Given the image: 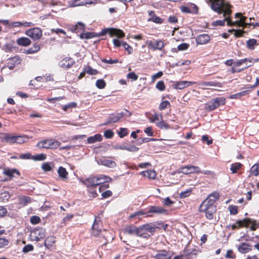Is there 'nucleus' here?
<instances>
[{
    "mask_svg": "<svg viewBox=\"0 0 259 259\" xmlns=\"http://www.w3.org/2000/svg\"><path fill=\"white\" fill-rule=\"evenodd\" d=\"M162 119V116L161 114H154L153 116V120H152V122L161 120Z\"/></svg>",
    "mask_w": 259,
    "mask_h": 259,
    "instance_id": "63",
    "label": "nucleus"
},
{
    "mask_svg": "<svg viewBox=\"0 0 259 259\" xmlns=\"http://www.w3.org/2000/svg\"><path fill=\"white\" fill-rule=\"evenodd\" d=\"M168 106H170L169 102L167 101H164L159 105V109L162 110L167 108Z\"/></svg>",
    "mask_w": 259,
    "mask_h": 259,
    "instance_id": "53",
    "label": "nucleus"
},
{
    "mask_svg": "<svg viewBox=\"0 0 259 259\" xmlns=\"http://www.w3.org/2000/svg\"><path fill=\"white\" fill-rule=\"evenodd\" d=\"M104 135L105 138L111 139L113 136L114 133L111 130H108L104 132Z\"/></svg>",
    "mask_w": 259,
    "mask_h": 259,
    "instance_id": "56",
    "label": "nucleus"
},
{
    "mask_svg": "<svg viewBox=\"0 0 259 259\" xmlns=\"http://www.w3.org/2000/svg\"><path fill=\"white\" fill-rule=\"evenodd\" d=\"M97 162L99 164L109 168H114L116 166V164L114 161L107 159L105 158L100 159L97 161Z\"/></svg>",
    "mask_w": 259,
    "mask_h": 259,
    "instance_id": "20",
    "label": "nucleus"
},
{
    "mask_svg": "<svg viewBox=\"0 0 259 259\" xmlns=\"http://www.w3.org/2000/svg\"><path fill=\"white\" fill-rule=\"evenodd\" d=\"M86 73L90 75H95L98 73L97 70L92 68L90 66H88L84 68Z\"/></svg>",
    "mask_w": 259,
    "mask_h": 259,
    "instance_id": "46",
    "label": "nucleus"
},
{
    "mask_svg": "<svg viewBox=\"0 0 259 259\" xmlns=\"http://www.w3.org/2000/svg\"><path fill=\"white\" fill-rule=\"evenodd\" d=\"M155 229V226L151 223L143 225L138 227L139 236L147 238L149 236V235L148 234V232L153 234Z\"/></svg>",
    "mask_w": 259,
    "mask_h": 259,
    "instance_id": "5",
    "label": "nucleus"
},
{
    "mask_svg": "<svg viewBox=\"0 0 259 259\" xmlns=\"http://www.w3.org/2000/svg\"><path fill=\"white\" fill-rule=\"evenodd\" d=\"M230 212L231 214H236L238 213V208L236 206L230 205L228 207Z\"/></svg>",
    "mask_w": 259,
    "mask_h": 259,
    "instance_id": "51",
    "label": "nucleus"
},
{
    "mask_svg": "<svg viewBox=\"0 0 259 259\" xmlns=\"http://www.w3.org/2000/svg\"><path fill=\"white\" fill-rule=\"evenodd\" d=\"M126 150L130 152H136L139 150V148L136 147L134 145H128L126 146Z\"/></svg>",
    "mask_w": 259,
    "mask_h": 259,
    "instance_id": "57",
    "label": "nucleus"
},
{
    "mask_svg": "<svg viewBox=\"0 0 259 259\" xmlns=\"http://www.w3.org/2000/svg\"><path fill=\"white\" fill-rule=\"evenodd\" d=\"M7 213V209L3 206H0V217H3L5 216Z\"/></svg>",
    "mask_w": 259,
    "mask_h": 259,
    "instance_id": "60",
    "label": "nucleus"
},
{
    "mask_svg": "<svg viewBox=\"0 0 259 259\" xmlns=\"http://www.w3.org/2000/svg\"><path fill=\"white\" fill-rule=\"evenodd\" d=\"M41 168L45 171H49L52 169V167L48 163H44L42 165Z\"/></svg>",
    "mask_w": 259,
    "mask_h": 259,
    "instance_id": "59",
    "label": "nucleus"
},
{
    "mask_svg": "<svg viewBox=\"0 0 259 259\" xmlns=\"http://www.w3.org/2000/svg\"><path fill=\"white\" fill-rule=\"evenodd\" d=\"M210 40V36L207 34H202L198 35L196 37V41L197 44L204 45Z\"/></svg>",
    "mask_w": 259,
    "mask_h": 259,
    "instance_id": "21",
    "label": "nucleus"
},
{
    "mask_svg": "<svg viewBox=\"0 0 259 259\" xmlns=\"http://www.w3.org/2000/svg\"><path fill=\"white\" fill-rule=\"evenodd\" d=\"M131 115V113L128 110L123 109L119 113L114 114H111L109 116L107 121L104 123V125H107L111 123H115L118 122L121 118L123 117H129Z\"/></svg>",
    "mask_w": 259,
    "mask_h": 259,
    "instance_id": "4",
    "label": "nucleus"
},
{
    "mask_svg": "<svg viewBox=\"0 0 259 259\" xmlns=\"http://www.w3.org/2000/svg\"><path fill=\"white\" fill-rule=\"evenodd\" d=\"M189 45L187 43H182L178 46V49L179 51H185L188 49Z\"/></svg>",
    "mask_w": 259,
    "mask_h": 259,
    "instance_id": "55",
    "label": "nucleus"
},
{
    "mask_svg": "<svg viewBox=\"0 0 259 259\" xmlns=\"http://www.w3.org/2000/svg\"><path fill=\"white\" fill-rule=\"evenodd\" d=\"M59 178L63 181L68 179V172L66 169L60 166L57 170Z\"/></svg>",
    "mask_w": 259,
    "mask_h": 259,
    "instance_id": "28",
    "label": "nucleus"
},
{
    "mask_svg": "<svg viewBox=\"0 0 259 259\" xmlns=\"http://www.w3.org/2000/svg\"><path fill=\"white\" fill-rule=\"evenodd\" d=\"M200 210L201 211L205 212V216L207 219L211 220L213 219V213L216 211V207L215 206H205L204 207H201V205L200 206Z\"/></svg>",
    "mask_w": 259,
    "mask_h": 259,
    "instance_id": "17",
    "label": "nucleus"
},
{
    "mask_svg": "<svg viewBox=\"0 0 259 259\" xmlns=\"http://www.w3.org/2000/svg\"><path fill=\"white\" fill-rule=\"evenodd\" d=\"M155 259H171V256L166 250H162L155 256Z\"/></svg>",
    "mask_w": 259,
    "mask_h": 259,
    "instance_id": "35",
    "label": "nucleus"
},
{
    "mask_svg": "<svg viewBox=\"0 0 259 259\" xmlns=\"http://www.w3.org/2000/svg\"><path fill=\"white\" fill-rule=\"evenodd\" d=\"M200 172V168L198 166L191 165L183 166L178 171V173H182L184 175L199 174Z\"/></svg>",
    "mask_w": 259,
    "mask_h": 259,
    "instance_id": "9",
    "label": "nucleus"
},
{
    "mask_svg": "<svg viewBox=\"0 0 259 259\" xmlns=\"http://www.w3.org/2000/svg\"><path fill=\"white\" fill-rule=\"evenodd\" d=\"M102 136L100 134H96L94 136H91L87 139V142L89 144L95 143L96 142H100L102 140Z\"/></svg>",
    "mask_w": 259,
    "mask_h": 259,
    "instance_id": "32",
    "label": "nucleus"
},
{
    "mask_svg": "<svg viewBox=\"0 0 259 259\" xmlns=\"http://www.w3.org/2000/svg\"><path fill=\"white\" fill-rule=\"evenodd\" d=\"M162 72L159 71L157 73L152 76V79L153 80V81H154L156 79L160 78L162 76Z\"/></svg>",
    "mask_w": 259,
    "mask_h": 259,
    "instance_id": "61",
    "label": "nucleus"
},
{
    "mask_svg": "<svg viewBox=\"0 0 259 259\" xmlns=\"http://www.w3.org/2000/svg\"><path fill=\"white\" fill-rule=\"evenodd\" d=\"M61 145L60 142L53 139H47L38 142L37 146L39 148L56 149Z\"/></svg>",
    "mask_w": 259,
    "mask_h": 259,
    "instance_id": "7",
    "label": "nucleus"
},
{
    "mask_svg": "<svg viewBox=\"0 0 259 259\" xmlns=\"http://www.w3.org/2000/svg\"><path fill=\"white\" fill-rule=\"evenodd\" d=\"M195 82H192L189 81H181L177 82L173 84V87L176 89L182 90L186 87H189L193 84H194Z\"/></svg>",
    "mask_w": 259,
    "mask_h": 259,
    "instance_id": "23",
    "label": "nucleus"
},
{
    "mask_svg": "<svg viewBox=\"0 0 259 259\" xmlns=\"http://www.w3.org/2000/svg\"><path fill=\"white\" fill-rule=\"evenodd\" d=\"M45 229L42 228L34 230L30 235L31 240L36 241L45 238Z\"/></svg>",
    "mask_w": 259,
    "mask_h": 259,
    "instance_id": "12",
    "label": "nucleus"
},
{
    "mask_svg": "<svg viewBox=\"0 0 259 259\" xmlns=\"http://www.w3.org/2000/svg\"><path fill=\"white\" fill-rule=\"evenodd\" d=\"M250 174L254 176L259 175V164H254L250 169Z\"/></svg>",
    "mask_w": 259,
    "mask_h": 259,
    "instance_id": "37",
    "label": "nucleus"
},
{
    "mask_svg": "<svg viewBox=\"0 0 259 259\" xmlns=\"http://www.w3.org/2000/svg\"><path fill=\"white\" fill-rule=\"evenodd\" d=\"M33 250V246L32 245L28 244L25 245L22 249V251L24 253H27L29 251H32Z\"/></svg>",
    "mask_w": 259,
    "mask_h": 259,
    "instance_id": "54",
    "label": "nucleus"
},
{
    "mask_svg": "<svg viewBox=\"0 0 259 259\" xmlns=\"http://www.w3.org/2000/svg\"><path fill=\"white\" fill-rule=\"evenodd\" d=\"M96 87L100 89H104L106 86V83L103 79H98L96 82Z\"/></svg>",
    "mask_w": 259,
    "mask_h": 259,
    "instance_id": "45",
    "label": "nucleus"
},
{
    "mask_svg": "<svg viewBox=\"0 0 259 259\" xmlns=\"http://www.w3.org/2000/svg\"><path fill=\"white\" fill-rule=\"evenodd\" d=\"M235 17L237 18H239L240 19L235 22H232V26L236 25L239 27L242 26L243 27H246L249 24V23L245 22L247 17L242 16L241 13H236L235 14Z\"/></svg>",
    "mask_w": 259,
    "mask_h": 259,
    "instance_id": "16",
    "label": "nucleus"
},
{
    "mask_svg": "<svg viewBox=\"0 0 259 259\" xmlns=\"http://www.w3.org/2000/svg\"><path fill=\"white\" fill-rule=\"evenodd\" d=\"M252 250V246L247 243H242L238 246V250L241 253H246Z\"/></svg>",
    "mask_w": 259,
    "mask_h": 259,
    "instance_id": "26",
    "label": "nucleus"
},
{
    "mask_svg": "<svg viewBox=\"0 0 259 259\" xmlns=\"http://www.w3.org/2000/svg\"><path fill=\"white\" fill-rule=\"evenodd\" d=\"M147 45L148 48L153 50H161L164 47V44L161 40L147 41Z\"/></svg>",
    "mask_w": 259,
    "mask_h": 259,
    "instance_id": "18",
    "label": "nucleus"
},
{
    "mask_svg": "<svg viewBox=\"0 0 259 259\" xmlns=\"http://www.w3.org/2000/svg\"><path fill=\"white\" fill-rule=\"evenodd\" d=\"M242 166V164L240 163H233L231 165L230 170L233 174H235Z\"/></svg>",
    "mask_w": 259,
    "mask_h": 259,
    "instance_id": "40",
    "label": "nucleus"
},
{
    "mask_svg": "<svg viewBox=\"0 0 259 259\" xmlns=\"http://www.w3.org/2000/svg\"><path fill=\"white\" fill-rule=\"evenodd\" d=\"M211 8L218 14H223L224 20H217L212 22L213 25L224 26L225 22L228 26H232L230 16L232 13L231 6L224 0H209Z\"/></svg>",
    "mask_w": 259,
    "mask_h": 259,
    "instance_id": "1",
    "label": "nucleus"
},
{
    "mask_svg": "<svg viewBox=\"0 0 259 259\" xmlns=\"http://www.w3.org/2000/svg\"><path fill=\"white\" fill-rule=\"evenodd\" d=\"M93 4H94V2L92 0H74L72 2V6L76 7L87 4L91 5Z\"/></svg>",
    "mask_w": 259,
    "mask_h": 259,
    "instance_id": "30",
    "label": "nucleus"
},
{
    "mask_svg": "<svg viewBox=\"0 0 259 259\" xmlns=\"http://www.w3.org/2000/svg\"><path fill=\"white\" fill-rule=\"evenodd\" d=\"M254 62H257V60H254L253 59H247L245 58L243 59L237 60L235 61V66H240L241 65L244 64L245 67L244 69H246L250 66H251Z\"/></svg>",
    "mask_w": 259,
    "mask_h": 259,
    "instance_id": "19",
    "label": "nucleus"
},
{
    "mask_svg": "<svg viewBox=\"0 0 259 259\" xmlns=\"http://www.w3.org/2000/svg\"><path fill=\"white\" fill-rule=\"evenodd\" d=\"M126 77L127 78L131 79L133 80H136L138 78V75H136L135 73L133 72L128 73L126 75Z\"/></svg>",
    "mask_w": 259,
    "mask_h": 259,
    "instance_id": "58",
    "label": "nucleus"
},
{
    "mask_svg": "<svg viewBox=\"0 0 259 259\" xmlns=\"http://www.w3.org/2000/svg\"><path fill=\"white\" fill-rule=\"evenodd\" d=\"M220 197L219 194L218 192H214L209 195L207 198L201 204V207H204L205 206H214L213 203L217 200Z\"/></svg>",
    "mask_w": 259,
    "mask_h": 259,
    "instance_id": "13",
    "label": "nucleus"
},
{
    "mask_svg": "<svg viewBox=\"0 0 259 259\" xmlns=\"http://www.w3.org/2000/svg\"><path fill=\"white\" fill-rule=\"evenodd\" d=\"M122 234L125 236L133 235L139 236L138 227L133 225H127L123 229Z\"/></svg>",
    "mask_w": 259,
    "mask_h": 259,
    "instance_id": "14",
    "label": "nucleus"
},
{
    "mask_svg": "<svg viewBox=\"0 0 259 259\" xmlns=\"http://www.w3.org/2000/svg\"><path fill=\"white\" fill-rule=\"evenodd\" d=\"M102 232L100 220L96 218L92 226V234L95 236L100 237Z\"/></svg>",
    "mask_w": 259,
    "mask_h": 259,
    "instance_id": "15",
    "label": "nucleus"
},
{
    "mask_svg": "<svg viewBox=\"0 0 259 259\" xmlns=\"http://www.w3.org/2000/svg\"><path fill=\"white\" fill-rule=\"evenodd\" d=\"M247 91H243L240 93H236L230 96L231 99H238L246 94Z\"/></svg>",
    "mask_w": 259,
    "mask_h": 259,
    "instance_id": "47",
    "label": "nucleus"
},
{
    "mask_svg": "<svg viewBox=\"0 0 259 259\" xmlns=\"http://www.w3.org/2000/svg\"><path fill=\"white\" fill-rule=\"evenodd\" d=\"M250 224H251L250 230L252 231L255 230L256 228L255 222L254 221H252L249 218H245L242 220L237 221L235 224L232 226V228L233 229H235L239 227H248Z\"/></svg>",
    "mask_w": 259,
    "mask_h": 259,
    "instance_id": "6",
    "label": "nucleus"
},
{
    "mask_svg": "<svg viewBox=\"0 0 259 259\" xmlns=\"http://www.w3.org/2000/svg\"><path fill=\"white\" fill-rule=\"evenodd\" d=\"M140 174L144 177H148L150 179H155L156 176L155 170L152 169L142 171Z\"/></svg>",
    "mask_w": 259,
    "mask_h": 259,
    "instance_id": "34",
    "label": "nucleus"
},
{
    "mask_svg": "<svg viewBox=\"0 0 259 259\" xmlns=\"http://www.w3.org/2000/svg\"><path fill=\"white\" fill-rule=\"evenodd\" d=\"M246 45L248 49L253 50L254 46L257 45V41L255 39H250L247 41Z\"/></svg>",
    "mask_w": 259,
    "mask_h": 259,
    "instance_id": "39",
    "label": "nucleus"
},
{
    "mask_svg": "<svg viewBox=\"0 0 259 259\" xmlns=\"http://www.w3.org/2000/svg\"><path fill=\"white\" fill-rule=\"evenodd\" d=\"M4 174L11 178V177H13L15 174L19 175V172L18 171H17V170L14 169H5L4 171Z\"/></svg>",
    "mask_w": 259,
    "mask_h": 259,
    "instance_id": "38",
    "label": "nucleus"
},
{
    "mask_svg": "<svg viewBox=\"0 0 259 259\" xmlns=\"http://www.w3.org/2000/svg\"><path fill=\"white\" fill-rule=\"evenodd\" d=\"M88 192L90 194V197L92 198H95L97 196V187H87Z\"/></svg>",
    "mask_w": 259,
    "mask_h": 259,
    "instance_id": "41",
    "label": "nucleus"
},
{
    "mask_svg": "<svg viewBox=\"0 0 259 259\" xmlns=\"http://www.w3.org/2000/svg\"><path fill=\"white\" fill-rule=\"evenodd\" d=\"M25 34L33 40H38L42 36V30L40 28L35 27L26 31Z\"/></svg>",
    "mask_w": 259,
    "mask_h": 259,
    "instance_id": "11",
    "label": "nucleus"
},
{
    "mask_svg": "<svg viewBox=\"0 0 259 259\" xmlns=\"http://www.w3.org/2000/svg\"><path fill=\"white\" fill-rule=\"evenodd\" d=\"M31 155L30 153H25L20 154L19 156V158L22 159H30Z\"/></svg>",
    "mask_w": 259,
    "mask_h": 259,
    "instance_id": "62",
    "label": "nucleus"
},
{
    "mask_svg": "<svg viewBox=\"0 0 259 259\" xmlns=\"http://www.w3.org/2000/svg\"><path fill=\"white\" fill-rule=\"evenodd\" d=\"M4 139L7 141V142L10 143H17L19 144H22L23 143L26 142L28 140V138L26 136H10L8 134H5L4 136Z\"/></svg>",
    "mask_w": 259,
    "mask_h": 259,
    "instance_id": "10",
    "label": "nucleus"
},
{
    "mask_svg": "<svg viewBox=\"0 0 259 259\" xmlns=\"http://www.w3.org/2000/svg\"><path fill=\"white\" fill-rule=\"evenodd\" d=\"M168 21L170 23H176L178 22V19L175 16H170L168 17Z\"/></svg>",
    "mask_w": 259,
    "mask_h": 259,
    "instance_id": "64",
    "label": "nucleus"
},
{
    "mask_svg": "<svg viewBox=\"0 0 259 259\" xmlns=\"http://www.w3.org/2000/svg\"><path fill=\"white\" fill-rule=\"evenodd\" d=\"M75 62L72 58H65L63 59L60 63V66L64 68H68L71 67Z\"/></svg>",
    "mask_w": 259,
    "mask_h": 259,
    "instance_id": "25",
    "label": "nucleus"
},
{
    "mask_svg": "<svg viewBox=\"0 0 259 259\" xmlns=\"http://www.w3.org/2000/svg\"><path fill=\"white\" fill-rule=\"evenodd\" d=\"M17 43L19 46L27 47L31 44V40L27 37H22L17 39Z\"/></svg>",
    "mask_w": 259,
    "mask_h": 259,
    "instance_id": "31",
    "label": "nucleus"
},
{
    "mask_svg": "<svg viewBox=\"0 0 259 259\" xmlns=\"http://www.w3.org/2000/svg\"><path fill=\"white\" fill-rule=\"evenodd\" d=\"M30 202L31 198L29 197L23 196L20 198V203L23 205H26Z\"/></svg>",
    "mask_w": 259,
    "mask_h": 259,
    "instance_id": "42",
    "label": "nucleus"
},
{
    "mask_svg": "<svg viewBox=\"0 0 259 259\" xmlns=\"http://www.w3.org/2000/svg\"><path fill=\"white\" fill-rule=\"evenodd\" d=\"M156 125L161 129H168L169 126L168 124L164 122V121L162 119L159 122H156Z\"/></svg>",
    "mask_w": 259,
    "mask_h": 259,
    "instance_id": "44",
    "label": "nucleus"
},
{
    "mask_svg": "<svg viewBox=\"0 0 259 259\" xmlns=\"http://www.w3.org/2000/svg\"><path fill=\"white\" fill-rule=\"evenodd\" d=\"M165 88L164 83L162 80L158 81L156 83V88L160 91H164L165 90Z\"/></svg>",
    "mask_w": 259,
    "mask_h": 259,
    "instance_id": "48",
    "label": "nucleus"
},
{
    "mask_svg": "<svg viewBox=\"0 0 259 259\" xmlns=\"http://www.w3.org/2000/svg\"><path fill=\"white\" fill-rule=\"evenodd\" d=\"M127 134V130L126 128H120V131L118 132V135L119 137L121 138L126 136Z\"/></svg>",
    "mask_w": 259,
    "mask_h": 259,
    "instance_id": "50",
    "label": "nucleus"
},
{
    "mask_svg": "<svg viewBox=\"0 0 259 259\" xmlns=\"http://www.w3.org/2000/svg\"><path fill=\"white\" fill-rule=\"evenodd\" d=\"M201 86H211V87H217L221 88L222 87V84L219 82L214 81H202L199 83Z\"/></svg>",
    "mask_w": 259,
    "mask_h": 259,
    "instance_id": "36",
    "label": "nucleus"
},
{
    "mask_svg": "<svg viewBox=\"0 0 259 259\" xmlns=\"http://www.w3.org/2000/svg\"><path fill=\"white\" fill-rule=\"evenodd\" d=\"M55 242V238L53 236L48 237L45 240V244L46 246H52Z\"/></svg>",
    "mask_w": 259,
    "mask_h": 259,
    "instance_id": "43",
    "label": "nucleus"
},
{
    "mask_svg": "<svg viewBox=\"0 0 259 259\" xmlns=\"http://www.w3.org/2000/svg\"><path fill=\"white\" fill-rule=\"evenodd\" d=\"M165 212L166 210L163 209L162 207L155 206H151L148 211L149 213H155L158 214L163 213Z\"/></svg>",
    "mask_w": 259,
    "mask_h": 259,
    "instance_id": "33",
    "label": "nucleus"
},
{
    "mask_svg": "<svg viewBox=\"0 0 259 259\" xmlns=\"http://www.w3.org/2000/svg\"><path fill=\"white\" fill-rule=\"evenodd\" d=\"M85 25L81 22H78L74 25H71L68 29L72 32L77 33L84 29Z\"/></svg>",
    "mask_w": 259,
    "mask_h": 259,
    "instance_id": "22",
    "label": "nucleus"
},
{
    "mask_svg": "<svg viewBox=\"0 0 259 259\" xmlns=\"http://www.w3.org/2000/svg\"><path fill=\"white\" fill-rule=\"evenodd\" d=\"M32 159L34 160L39 161L44 160L46 159V155L45 154H39L36 155L32 157Z\"/></svg>",
    "mask_w": 259,
    "mask_h": 259,
    "instance_id": "49",
    "label": "nucleus"
},
{
    "mask_svg": "<svg viewBox=\"0 0 259 259\" xmlns=\"http://www.w3.org/2000/svg\"><path fill=\"white\" fill-rule=\"evenodd\" d=\"M225 99L223 97H218L209 101L205 106V109L208 111H212L220 105L225 104Z\"/></svg>",
    "mask_w": 259,
    "mask_h": 259,
    "instance_id": "8",
    "label": "nucleus"
},
{
    "mask_svg": "<svg viewBox=\"0 0 259 259\" xmlns=\"http://www.w3.org/2000/svg\"><path fill=\"white\" fill-rule=\"evenodd\" d=\"M21 63V60L18 57H14L11 58L7 63V67L10 70H12L14 68L16 65H17Z\"/></svg>",
    "mask_w": 259,
    "mask_h": 259,
    "instance_id": "24",
    "label": "nucleus"
},
{
    "mask_svg": "<svg viewBox=\"0 0 259 259\" xmlns=\"http://www.w3.org/2000/svg\"><path fill=\"white\" fill-rule=\"evenodd\" d=\"M107 33L111 36H116L119 38H122L124 36V33L119 29L115 28H107L102 30L99 34L94 32L82 33L79 35V37L81 39H90L98 36H103Z\"/></svg>",
    "mask_w": 259,
    "mask_h": 259,
    "instance_id": "2",
    "label": "nucleus"
},
{
    "mask_svg": "<svg viewBox=\"0 0 259 259\" xmlns=\"http://www.w3.org/2000/svg\"><path fill=\"white\" fill-rule=\"evenodd\" d=\"M111 179L104 175H101L97 177H92L81 181V183L85 185L87 187H97L99 185L105 182L110 181Z\"/></svg>",
    "mask_w": 259,
    "mask_h": 259,
    "instance_id": "3",
    "label": "nucleus"
},
{
    "mask_svg": "<svg viewBox=\"0 0 259 259\" xmlns=\"http://www.w3.org/2000/svg\"><path fill=\"white\" fill-rule=\"evenodd\" d=\"M100 236H102L106 241V242L104 243V244L109 242L112 241L114 239L113 234L110 232L107 231L106 230H103V232H102L101 234H100Z\"/></svg>",
    "mask_w": 259,
    "mask_h": 259,
    "instance_id": "29",
    "label": "nucleus"
},
{
    "mask_svg": "<svg viewBox=\"0 0 259 259\" xmlns=\"http://www.w3.org/2000/svg\"><path fill=\"white\" fill-rule=\"evenodd\" d=\"M40 221V219L39 217L34 215L31 217L30 218V222L33 225H35L39 223Z\"/></svg>",
    "mask_w": 259,
    "mask_h": 259,
    "instance_id": "52",
    "label": "nucleus"
},
{
    "mask_svg": "<svg viewBox=\"0 0 259 259\" xmlns=\"http://www.w3.org/2000/svg\"><path fill=\"white\" fill-rule=\"evenodd\" d=\"M148 14L150 17L148 19V21H151L158 24H161L162 23V19L156 16L153 11H149Z\"/></svg>",
    "mask_w": 259,
    "mask_h": 259,
    "instance_id": "27",
    "label": "nucleus"
}]
</instances>
